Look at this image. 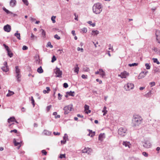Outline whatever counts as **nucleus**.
Segmentation results:
<instances>
[{
    "mask_svg": "<svg viewBox=\"0 0 160 160\" xmlns=\"http://www.w3.org/2000/svg\"><path fill=\"white\" fill-rule=\"evenodd\" d=\"M142 119L139 115H135L133 116L132 119V126L133 127L138 126L142 122Z\"/></svg>",
    "mask_w": 160,
    "mask_h": 160,
    "instance_id": "f257e3e1",
    "label": "nucleus"
},
{
    "mask_svg": "<svg viewBox=\"0 0 160 160\" xmlns=\"http://www.w3.org/2000/svg\"><path fill=\"white\" fill-rule=\"evenodd\" d=\"M102 4L99 2L94 4L92 7L93 12L96 14L100 13L102 10Z\"/></svg>",
    "mask_w": 160,
    "mask_h": 160,
    "instance_id": "f03ea898",
    "label": "nucleus"
},
{
    "mask_svg": "<svg viewBox=\"0 0 160 160\" xmlns=\"http://www.w3.org/2000/svg\"><path fill=\"white\" fill-rule=\"evenodd\" d=\"M127 130L126 128L121 127L118 130V134L121 136H124L127 134Z\"/></svg>",
    "mask_w": 160,
    "mask_h": 160,
    "instance_id": "7ed1b4c3",
    "label": "nucleus"
},
{
    "mask_svg": "<svg viewBox=\"0 0 160 160\" xmlns=\"http://www.w3.org/2000/svg\"><path fill=\"white\" fill-rule=\"evenodd\" d=\"M54 72L56 74V75L55 76L56 77H58L60 78L62 77V71L60 70L59 68L56 67L54 69Z\"/></svg>",
    "mask_w": 160,
    "mask_h": 160,
    "instance_id": "20e7f679",
    "label": "nucleus"
},
{
    "mask_svg": "<svg viewBox=\"0 0 160 160\" xmlns=\"http://www.w3.org/2000/svg\"><path fill=\"white\" fill-rule=\"evenodd\" d=\"M15 69L16 73L17 74L16 77L17 78V81L18 82H19L21 81V80L20 79V78H21V76L20 74V69L18 68V66L15 67Z\"/></svg>",
    "mask_w": 160,
    "mask_h": 160,
    "instance_id": "39448f33",
    "label": "nucleus"
},
{
    "mask_svg": "<svg viewBox=\"0 0 160 160\" xmlns=\"http://www.w3.org/2000/svg\"><path fill=\"white\" fill-rule=\"evenodd\" d=\"M134 85L131 83H128L124 86V89L126 91H129L133 88Z\"/></svg>",
    "mask_w": 160,
    "mask_h": 160,
    "instance_id": "423d86ee",
    "label": "nucleus"
},
{
    "mask_svg": "<svg viewBox=\"0 0 160 160\" xmlns=\"http://www.w3.org/2000/svg\"><path fill=\"white\" fill-rule=\"evenodd\" d=\"M72 107L70 105H68L64 107L63 110L64 111V114H68L72 110Z\"/></svg>",
    "mask_w": 160,
    "mask_h": 160,
    "instance_id": "0eeeda50",
    "label": "nucleus"
},
{
    "mask_svg": "<svg viewBox=\"0 0 160 160\" xmlns=\"http://www.w3.org/2000/svg\"><path fill=\"white\" fill-rule=\"evenodd\" d=\"M152 144L148 141H145L143 144V146L146 148H149L151 147Z\"/></svg>",
    "mask_w": 160,
    "mask_h": 160,
    "instance_id": "6e6552de",
    "label": "nucleus"
},
{
    "mask_svg": "<svg viewBox=\"0 0 160 160\" xmlns=\"http://www.w3.org/2000/svg\"><path fill=\"white\" fill-rule=\"evenodd\" d=\"M4 66L1 69L3 71L7 72L9 70V68L8 67L7 63L6 62H4Z\"/></svg>",
    "mask_w": 160,
    "mask_h": 160,
    "instance_id": "1a4fd4ad",
    "label": "nucleus"
},
{
    "mask_svg": "<svg viewBox=\"0 0 160 160\" xmlns=\"http://www.w3.org/2000/svg\"><path fill=\"white\" fill-rule=\"evenodd\" d=\"M156 39L158 42L160 44V31L157 30L156 31Z\"/></svg>",
    "mask_w": 160,
    "mask_h": 160,
    "instance_id": "9d476101",
    "label": "nucleus"
},
{
    "mask_svg": "<svg viewBox=\"0 0 160 160\" xmlns=\"http://www.w3.org/2000/svg\"><path fill=\"white\" fill-rule=\"evenodd\" d=\"M3 29L5 32H9L11 30V27L9 25L7 24L4 26Z\"/></svg>",
    "mask_w": 160,
    "mask_h": 160,
    "instance_id": "9b49d317",
    "label": "nucleus"
},
{
    "mask_svg": "<svg viewBox=\"0 0 160 160\" xmlns=\"http://www.w3.org/2000/svg\"><path fill=\"white\" fill-rule=\"evenodd\" d=\"M91 152L92 149L89 148H85L82 150V152L83 153H87L88 154H90Z\"/></svg>",
    "mask_w": 160,
    "mask_h": 160,
    "instance_id": "f8f14e48",
    "label": "nucleus"
},
{
    "mask_svg": "<svg viewBox=\"0 0 160 160\" xmlns=\"http://www.w3.org/2000/svg\"><path fill=\"white\" fill-rule=\"evenodd\" d=\"M128 75V73H127L126 71H124L123 72L121 73V74L119 75V76L122 78H125Z\"/></svg>",
    "mask_w": 160,
    "mask_h": 160,
    "instance_id": "ddd939ff",
    "label": "nucleus"
},
{
    "mask_svg": "<svg viewBox=\"0 0 160 160\" xmlns=\"http://www.w3.org/2000/svg\"><path fill=\"white\" fill-rule=\"evenodd\" d=\"M16 0H11L10 2V6L12 7H13L16 5Z\"/></svg>",
    "mask_w": 160,
    "mask_h": 160,
    "instance_id": "4468645a",
    "label": "nucleus"
},
{
    "mask_svg": "<svg viewBox=\"0 0 160 160\" xmlns=\"http://www.w3.org/2000/svg\"><path fill=\"white\" fill-rule=\"evenodd\" d=\"M99 70L100 71V74L102 78L104 77L105 75L106 74L104 71L102 69H99Z\"/></svg>",
    "mask_w": 160,
    "mask_h": 160,
    "instance_id": "2eb2a0df",
    "label": "nucleus"
},
{
    "mask_svg": "<svg viewBox=\"0 0 160 160\" xmlns=\"http://www.w3.org/2000/svg\"><path fill=\"white\" fill-rule=\"evenodd\" d=\"M145 74H144V72H141L139 74L138 77V79H140L142 78L145 77Z\"/></svg>",
    "mask_w": 160,
    "mask_h": 160,
    "instance_id": "dca6fc26",
    "label": "nucleus"
},
{
    "mask_svg": "<svg viewBox=\"0 0 160 160\" xmlns=\"http://www.w3.org/2000/svg\"><path fill=\"white\" fill-rule=\"evenodd\" d=\"M52 132L49 131L45 130H44L43 133L45 135H50L51 134Z\"/></svg>",
    "mask_w": 160,
    "mask_h": 160,
    "instance_id": "f3484780",
    "label": "nucleus"
},
{
    "mask_svg": "<svg viewBox=\"0 0 160 160\" xmlns=\"http://www.w3.org/2000/svg\"><path fill=\"white\" fill-rule=\"evenodd\" d=\"M2 9L7 14H10L12 15L13 14V13L9 11L8 10L6 9L5 7L2 8Z\"/></svg>",
    "mask_w": 160,
    "mask_h": 160,
    "instance_id": "a211bd4d",
    "label": "nucleus"
},
{
    "mask_svg": "<svg viewBox=\"0 0 160 160\" xmlns=\"http://www.w3.org/2000/svg\"><path fill=\"white\" fill-rule=\"evenodd\" d=\"M79 68L78 67V65L76 64L74 67V72L77 73V74L78 73Z\"/></svg>",
    "mask_w": 160,
    "mask_h": 160,
    "instance_id": "6ab92c4d",
    "label": "nucleus"
},
{
    "mask_svg": "<svg viewBox=\"0 0 160 160\" xmlns=\"http://www.w3.org/2000/svg\"><path fill=\"white\" fill-rule=\"evenodd\" d=\"M15 120V118L13 117L10 118H8V123H10L11 122H14Z\"/></svg>",
    "mask_w": 160,
    "mask_h": 160,
    "instance_id": "aec40b11",
    "label": "nucleus"
},
{
    "mask_svg": "<svg viewBox=\"0 0 160 160\" xmlns=\"http://www.w3.org/2000/svg\"><path fill=\"white\" fill-rule=\"evenodd\" d=\"M14 36H16L18 39H21L20 34L18 33V31H17L14 34Z\"/></svg>",
    "mask_w": 160,
    "mask_h": 160,
    "instance_id": "412c9836",
    "label": "nucleus"
},
{
    "mask_svg": "<svg viewBox=\"0 0 160 160\" xmlns=\"http://www.w3.org/2000/svg\"><path fill=\"white\" fill-rule=\"evenodd\" d=\"M99 32V31L98 30H92V31L91 34L93 36H95L98 34Z\"/></svg>",
    "mask_w": 160,
    "mask_h": 160,
    "instance_id": "4be33fe9",
    "label": "nucleus"
},
{
    "mask_svg": "<svg viewBox=\"0 0 160 160\" xmlns=\"http://www.w3.org/2000/svg\"><path fill=\"white\" fill-rule=\"evenodd\" d=\"M46 90H43V92L44 94H46V93H48L49 91H50V88L48 87H47L46 88Z\"/></svg>",
    "mask_w": 160,
    "mask_h": 160,
    "instance_id": "5701e85b",
    "label": "nucleus"
},
{
    "mask_svg": "<svg viewBox=\"0 0 160 160\" xmlns=\"http://www.w3.org/2000/svg\"><path fill=\"white\" fill-rule=\"evenodd\" d=\"M37 72L39 73H41L43 72V70L42 69V67L40 66L39 68H38L37 69Z\"/></svg>",
    "mask_w": 160,
    "mask_h": 160,
    "instance_id": "b1692460",
    "label": "nucleus"
},
{
    "mask_svg": "<svg viewBox=\"0 0 160 160\" xmlns=\"http://www.w3.org/2000/svg\"><path fill=\"white\" fill-rule=\"evenodd\" d=\"M152 93L151 91H150L148 93L146 94L145 95V96L147 98L151 97L152 95Z\"/></svg>",
    "mask_w": 160,
    "mask_h": 160,
    "instance_id": "393cba45",
    "label": "nucleus"
},
{
    "mask_svg": "<svg viewBox=\"0 0 160 160\" xmlns=\"http://www.w3.org/2000/svg\"><path fill=\"white\" fill-rule=\"evenodd\" d=\"M8 52V56L10 57L11 58L12 57L13 54L11 52V51L10 50V49H8V50H7Z\"/></svg>",
    "mask_w": 160,
    "mask_h": 160,
    "instance_id": "a878e982",
    "label": "nucleus"
},
{
    "mask_svg": "<svg viewBox=\"0 0 160 160\" xmlns=\"http://www.w3.org/2000/svg\"><path fill=\"white\" fill-rule=\"evenodd\" d=\"M41 31H42V37L43 38H45L46 37V32L43 29H41Z\"/></svg>",
    "mask_w": 160,
    "mask_h": 160,
    "instance_id": "bb28decb",
    "label": "nucleus"
},
{
    "mask_svg": "<svg viewBox=\"0 0 160 160\" xmlns=\"http://www.w3.org/2000/svg\"><path fill=\"white\" fill-rule=\"evenodd\" d=\"M14 94V92L12 91H11L10 90H8V93L7 94L6 96L7 97H10L11 95H13Z\"/></svg>",
    "mask_w": 160,
    "mask_h": 160,
    "instance_id": "cd10ccee",
    "label": "nucleus"
},
{
    "mask_svg": "<svg viewBox=\"0 0 160 160\" xmlns=\"http://www.w3.org/2000/svg\"><path fill=\"white\" fill-rule=\"evenodd\" d=\"M130 144V143L127 142H123V145L125 146V147H128L129 148H130L129 145Z\"/></svg>",
    "mask_w": 160,
    "mask_h": 160,
    "instance_id": "c85d7f7f",
    "label": "nucleus"
},
{
    "mask_svg": "<svg viewBox=\"0 0 160 160\" xmlns=\"http://www.w3.org/2000/svg\"><path fill=\"white\" fill-rule=\"evenodd\" d=\"M107 108L105 106L103 108V110L102 111V112H103V115L104 116L107 113V111L106 110Z\"/></svg>",
    "mask_w": 160,
    "mask_h": 160,
    "instance_id": "c756f323",
    "label": "nucleus"
},
{
    "mask_svg": "<svg viewBox=\"0 0 160 160\" xmlns=\"http://www.w3.org/2000/svg\"><path fill=\"white\" fill-rule=\"evenodd\" d=\"M67 93L68 94L69 96H74V95L73 94V93H74V92H72V91H70V92H68Z\"/></svg>",
    "mask_w": 160,
    "mask_h": 160,
    "instance_id": "7c9ffc66",
    "label": "nucleus"
},
{
    "mask_svg": "<svg viewBox=\"0 0 160 160\" xmlns=\"http://www.w3.org/2000/svg\"><path fill=\"white\" fill-rule=\"evenodd\" d=\"M13 142L15 146H18L20 144V142H17L15 138L14 139Z\"/></svg>",
    "mask_w": 160,
    "mask_h": 160,
    "instance_id": "2f4dec72",
    "label": "nucleus"
},
{
    "mask_svg": "<svg viewBox=\"0 0 160 160\" xmlns=\"http://www.w3.org/2000/svg\"><path fill=\"white\" fill-rule=\"evenodd\" d=\"M152 60L154 62L158 64H160V62L158 61L157 58H153L152 59Z\"/></svg>",
    "mask_w": 160,
    "mask_h": 160,
    "instance_id": "473e14b6",
    "label": "nucleus"
},
{
    "mask_svg": "<svg viewBox=\"0 0 160 160\" xmlns=\"http://www.w3.org/2000/svg\"><path fill=\"white\" fill-rule=\"evenodd\" d=\"M104 135V133H101L99 135L98 137V139L99 140H101L103 138Z\"/></svg>",
    "mask_w": 160,
    "mask_h": 160,
    "instance_id": "72a5a7b5",
    "label": "nucleus"
},
{
    "mask_svg": "<svg viewBox=\"0 0 160 160\" xmlns=\"http://www.w3.org/2000/svg\"><path fill=\"white\" fill-rule=\"evenodd\" d=\"M46 47H50V48H53V46L51 45V42H48Z\"/></svg>",
    "mask_w": 160,
    "mask_h": 160,
    "instance_id": "f704fd0d",
    "label": "nucleus"
},
{
    "mask_svg": "<svg viewBox=\"0 0 160 160\" xmlns=\"http://www.w3.org/2000/svg\"><path fill=\"white\" fill-rule=\"evenodd\" d=\"M31 101L32 102L31 103H32L33 107H34L35 106L34 100L32 96L31 97Z\"/></svg>",
    "mask_w": 160,
    "mask_h": 160,
    "instance_id": "c9c22d12",
    "label": "nucleus"
},
{
    "mask_svg": "<svg viewBox=\"0 0 160 160\" xmlns=\"http://www.w3.org/2000/svg\"><path fill=\"white\" fill-rule=\"evenodd\" d=\"M145 66L146 67V68L147 69H149L150 68L151 66L148 63H147L145 64Z\"/></svg>",
    "mask_w": 160,
    "mask_h": 160,
    "instance_id": "e433bc0d",
    "label": "nucleus"
},
{
    "mask_svg": "<svg viewBox=\"0 0 160 160\" xmlns=\"http://www.w3.org/2000/svg\"><path fill=\"white\" fill-rule=\"evenodd\" d=\"M138 63H134L132 64H129L128 65L130 67H132V66H136L138 65Z\"/></svg>",
    "mask_w": 160,
    "mask_h": 160,
    "instance_id": "4c0bfd02",
    "label": "nucleus"
},
{
    "mask_svg": "<svg viewBox=\"0 0 160 160\" xmlns=\"http://www.w3.org/2000/svg\"><path fill=\"white\" fill-rule=\"evenodd\" d=\"M57 59V58L55 56H53L52 58V59L51 60V62H53L54 61H55Z\"/></svg>",
    "mask_w": 160,
    "mask_h": 160,
    "instance_id": "58836bf2",
    "label": "nucleus"
},
{
    "mask_svg": "<svg viewBox=\"0 0 160 160\" xmlns=\"http://www.w3.org/2000/svg\"><path fill=\"white\" fill-rule=\"evenodd\" d=\"M152 50L155 52H160V50H159L158 49L155 47H154L152 49Z\"/></svg>",
    "mask_w": 160,
    "mask_h": 160,
    "instance_id": "ea45409f",
    "label": "nucleus"
},
{
    "mask_svg": "<svg viewBox=\"0 0 160 160\" xmlns=\"http://www.w3.org/2000/svg\"><path fill=\"white\" fill-rule=\"evenodd\" d=\"M55 18L56 17L54 16H52L51 17V20L52 21V22L53 23H55L56 22V21L55 20Z\"/></svg>",
    "mask_w": 160,
    "mask_h": 160,
    "instance_id": "a19ab883",
    "label": "nucleus"
},
{
    "mask_svg": "<svg viewBox=\"0 0 160 160\" xmlns=\"http://www.w3.org/2000/svg\"><path fill=\"white\" fill-rule=\"evenodd\" d=\"M22 2L24 3L26 6H28V0H22Z\"/></svg>",
    "mask_w": 160,
    "mask_h": 160,
    "instance_id": "79ce46f5",
    "label": "nucleus"
},
{
    "mask_svg": "<svg viewBox=\"0 0 160 160\" xmlns=\"http://www.w3.org/2000/svg\"><path fill=\"white\" fill-rule=\"evenodd\" d=\"M108 47H109L108 49H109L110 50H111L112 51H113V47L111 44H109L108 45Z\"/></svg>",
    "mask_w": 160,
    "mask_h": 160,
    "instance_id": "37998d69",
    "label": "nucleus"
},
{
    "mask_svg": "<svg viewBox=\"0 0 160 160\" xmlns=\"http://www.w3.org/2000/svg\"><path fill=\"white\" fill-rule=\"evenodd\" d=\"M68 135L67 134L65 133L64 134V136L63 137V139L65 140H66V141L67 139H68Z\"/></svg>",
    "mask_w": 160,
    "mask_h": 160,
    "instance_id": "c03bdc74",
    "label": "nucleus"
},
{
    "mask_svg": "<svg viewBox=\"0 0 160 160\" xmlns=\"http://www.w3.org/2000/svg\"><path fill=\"white\" fill-rule=\"evenodd\" d=\"M81 30H82V31L84 33L87 32V29L86 28H84L82 29H81Z\"/></svg>",
    "mask_w": 160,
    "mask_h": 160,
    "instance_id": "a18cd8bd",
    "label": "nucleus"
},
{
    "mask_svg": "<svg viewBox=\"0 0 160 160\" xmlns=\"http://www.w3.org/2000/svg\"><path fill=\"white\" fill-rule=\"evenodd\" d=\"M54 38L58 40L60 39V37L57 34H55L54 36Z\"/></svg>",
    "mask_w": 160,
    "mask_h": 160,
    "instance_id": "49530a36",
    "label": "nucleus"
},
{
    "mask_svg": "<svg viewBox=\"0 0 160 160\" xmlns=\"http://www.w3.org/2000/svg\"><path fill=\"white\" fill-rule=\"evenodd\" d=\"M89 108V107L87 105H85L84 106V109L85 111H86L87 110H88Z\"/></svg>",
    "mask_w": 160,
    "mask_h": 160,
    "instance_id": "de8ad7c7",
    "label": "nucleus"
},
{
    "mask_svg": "<svg viewBox=\"0 0 160 160\" xmlns=\"http://www.w3.org/2000/svg\"><path fill=\"white\" fill-rule=\"evenodd\" d=\"M142 154L145 157H148V154L146 152H143Z\"/></svg>",
    "mask_w": 160,
    "mask_h": 160,
    "instance_id": "09e8293b",
    "label": "nucleus"
},
{
    "mask_svg": "<svg viewBox=\"0 0 160 160\" xmlns=\"http://www.w3.org/2000/svg\"><path fill=\"white\" fill-rule=\"evenodd\" d=\"M62 95H61L60 93L58 94V99L59 100H61L62 99L61 97H62Z\"/></svg>",
    "mask_w": 160,
    "mask_h": 160,
    "instance_id": "8fccbe9b",
    "label": "nucleus"
},
{
    "mask_svg": "<svg viewBox=\"0 0 160 160\" xmlns=\"http://www.w3.org/2000/svg\"><path fill=\"white\" fill-rule=\"evenodd\" d=\"M59 158H65V154H61L60 155Z\"/></svg>",
    "mask_w": 160,
    "mask_h": 160,
    "instance_id": "3c124183",
    "label": "nucleus"
},
{
    "mask_svg": "<svg viewBox=\"0 0 160 160\" xmlns=\"http://www.w3.org/2000/svg\"><path fill=\"white\" fill-rule=\"evenodd\" d=\"M63 87L65 88H67L68 87V85L67 83H64L63 84Z\"/></svg>",
    "mask_w": 160,
    "mask_h": 160,
    "instance_id": "603ef678",
    "label": "nucleus"
},
{
    "mask_svg": "<svg viewBox=\"0 0 160 160\" xmlns=\"http://www.w3.org/2000/svg\"><path fill=\"white\" fill-rule=\"evenodd\" d=\"M3 46H4L5 48L6 49V50H8L9 49L8 47L5 44H3Z\"/></svg>",
    "mask_w": 160,
    "mask_h": 160,
    "instance_id": "864d4df0",
    "label": "nucleus"
},
{
    "mask_svg": "<svg viewBox=\"0 0 160 160\" xmlns=\"http://www.w3.org/2000/svg\"><path fill=\"white\" fill-rule=\"evenodd\" d=\"M28 49V47L26 46H23L22 48V49L23 50H27Z\"/></svg>",
    "mask_w": 160,
    "mask_h": 160,
    "instance_id": "5fc2aeb1",
    "label": "nucleus"
},
{
    "mask_svg": "<svg viewBox=\"0 0 160 160\" xmlns=\"http://www.w3.org/2000/svg\"><path fill=\"white\" fill-rule=\"evenodd\" d=\"M74 15L75 17L74 18L75 20H76L78 21V15L75 13L74 14Z\"/></svg>",
    "mask_w": 160,
    "mask_h": 160,
    "instance_id": "6e6d98bb",
    "label": "nucleus"
},
{
    "mask_svg": "<svg viewBox=\"0 0 160 160\" xmlns=\"http://www.w3.org/2000/svg\"><path fill=\"white\" fill-rule=\"evenodd\" d=\"M42 152L44 155H46L47 154V152L44 150H42Z\"/></svg>",
    "mask_w": 160,
    "mask_h": 160,
    "instance_id": "4d7b16f0",
    "label": "nucleus"
},
{
    "mask_svg": "<svg viewBox=\"0 0 160 160\" xmlns=\"http://www.w3.org/2000/svg\"><path fill=\"white\" fill-rule=\"evenodd\" d=\"M150 85L151 87H152L155 85V82H152L150 83Z\"/></svg>",
    "mask_w": 160,
    "mask_h": 160,
    "instance_id": "13d9d810",
    "label": "nucleus"
},
{
    "mask_svg": "<svg viewBox=\"0 0 160 160\" xmlns=\"http://www.w3.org/2000/svg\"><path fill=\"white\" fill-rule=\"evenodd\" d=\"M83 70L85 72H88L89 70V68L86 67L83 68Z\"/></svg>",
    "mask_w": 160,
    "mask_h": 160,
    "instance_id": "bf43d9fd",
    "label": "nucleus"
},
{
    "mask_svg": "<svg viewBox=\"0 0 160 160\" xmlns=\"http://www.w3.org/2000/svg\"><path fill=\"white\" fill-rule=\"evenodd\" d=\"M51 105H49L47 107V110L48 111L51 108Z\"/></svg>",
    "mask_w": 160,
    "mask_h": 160,
    "instance_id": "052dcab7",
    "label": "nucleus"
},
{
    "mask_svg": "<svg viewBox=\"0 0 160 160\" xmlns=\"http://www.w3.org/2000/svg\"><path fill=\"white\" fill-rule=\"evenodd\" d=\"M14 132L15 133H17V130L16 129H14L10 131V132Z\"/></svg>",
    "mask_w": 160,
    "mask_h": 160,
    "instance_id": "680f3d73",
    "label": "nucleus"
},
{
    "mask_svg": "<svg viewBox=\"0 0 160 160\" xmlns=\"http://www.w3.org/2000/svg\"><path fill=\"white\" fill-rule=\"evenodd\" d=\"M53 134L55 135H60V133L59 132H54Z\"/></svg>",
    "mask_w": 160,
    "mask_h": 160,
    "instance_id": "e2e57ef3",
    "label": "nucleus"
},
{
    "mask_svg": "<svg viewBox=\"0 0 160 160\" xmlns=\"http://www.w3.org/2000/svg\"><path fill=\"white\" fill-rule=\"evenodd\" d=\"M66 140H62L61 141V143L62 144H65L66 143Z\"/></svg>",
    "mask_w": 160,
    "mask_h": 160,
    "instance_id": "0e129e2a",
    "label": "nucleus"
},
{
    "mask_svg": "<svg viewBox=\"0 0 160 160\" xmlns=\"http://www.w3.org/2000/svg\"><path fill=\"white\" fill-rule=\"evenodd\" d=\"M82 78L83 79H85L87 78V76H86L84 74H82Z\"/></svg>",
    "mask_w": 160,
    "mask_h": 160,
    "instance_id": "69168bd1",
    "label": "nucleus"
},
{
    "mask_svg": "<svg viewBox=\"0 0 160 160\" xmlns=\"http://www.w3.org/2000/svg\"><path fill=\"white\" fill-rule=\"evenodd\" d=\"M156 150L157 151V153H158L159 152V151L160 150V147H158L157 148Z\"/></svg>",
    "mask_w": 160,
    "mask_h": 160,
    "instance_id": "338daca9",
    "label": "nucleus"
},
{
    "mask_svg": "<svg viewBox=\"0 0 160 160\" xmlns=\"http://www.w3.org/2000/svg\"><path fill=\"white\" fill-rule=\"evenodd\" d=\"M96 81L97 82H99V84H101L102 83V81L100 80L99 79H97Z\"/></svg>",
    "mask_w": 160,
    "mask_h": 160,
    "instance_id": "774afa93",
    "label": "nucleus"
}]
</instances>
